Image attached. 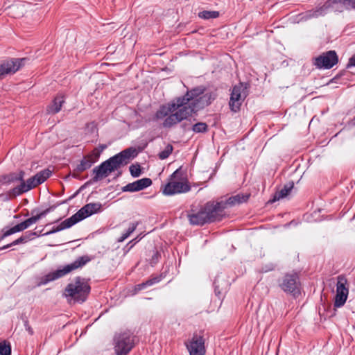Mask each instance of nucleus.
I'll return each instance as SVG.
<instances>
[{
    "instance_id": "4",
    "label": "nucleus",
    "mask_w": 355,
    "mask_h": 355,
    "mask_svg": "<svg viewBox=\"0 0 355 355\" xmlns=\"http://www.w3.org/2000/svg\"><path fill=\"white\" fill-rule=\"evenodd\" d=\"M102 205L101 203H88L80 209L76 214L66 220L62 221L59 225L53 226L50 231L44 234L49 235L58 232L68 229L77 223L85 218L96 214L101 211Z\"/></svg>"
},
{
    "instance_id": "22",
    "label": "nucleus",
    "mask_w": 355,
    "mask_h": 355,
    "mask_svg": "<svg viewBox=\"0 0 355 355\" xmlns=\"http://www.w3.org/2000/svg\"><path fill=\"white\" fill-rule=\"evenodd\" d=\"M216 97V94L211 92L202 94L198 99H196L197 110L199 108H204L205 107L209 105Z\"/></svg>"
},
{
    "instance_id": "16",
    "label": "nucleus",
    "mask_w": 355,
    "mask_h": 355,
    "mask_svg": "<svg viewBox=\"0 0 355 355\" xmlns=\"http://www.w3.org/2000/svg\"><path fill=\"white\" fill-rule=\"evenodd\" d=\"M347 279L343 275H339L337 277L336 294L334 300V306L340 307L345 303L347 295L348 288L346 287Z\"/></svg>"
},
{
    "instance_id": "11",
    "label": "nucleus",
    "mask_w": 355,
    "mask_h": 355,
    "mask_svg": "<svg viewBox=\"0 0 355 355\" xmlns=\"http://www.w3.org/2000/svg\"><path fill=\"white\" fill-rule=\"evenodd\" d=\"M28 61L26 58H9L0 63V80L6 76L12 75L21 69Z\"/></svg>"
},
{
    "instance_id": "37",
    "label": "nucleus",
    "mask_w": 355,
    "mask_h": 355,
    "mask_svg": "<svg viewBox=\"0 0 355 355\" xmlns=\"http://www.w3.org/2000/svg\"><path fill=\"white\" fill-rule=\"evenodd\" d=\"M159 256H160L159 253L157 251H156L155 252V254H153V256L152 257V259L150 260V264L151 265L155 264L158 261Z\"/></svg>"
},
{
    "instance_id": "35",
    "label": "nucleus",
    "mask_w": 355,
    "mask_h": 355,
    "mask_svg": "<svg viewBox=\"0 0 355 355\" xmlns=\"http://www.w3.org/2000/svg\"><path fill=\"white\" fill-rule=\"evenodd\" d=\"M332 1L343 3L347 8H355V0H332Z\"/></svg>"
},
{
    "instance_id": "29",
    "label": "nucleus",
    "mask_w": 355,
    "mask_h": 355,
    "mask_svg": "<svg viewBox=\"0 0 355 355\" xmlns=\"http://www.w3.org/2000/svg\"><path fill=\"white\" fill-rule=\"evenodd\" d=\"M198 15L203 19H211L218 18L220 14L218 11L203 10L198 12Z\"/></svg>"
},
{
    "instance_id": "31",
    "label": "nucleus",
    "mask_w": 355,
    "mask_h": 355,
    "mask_svg": "<svg viewBox=\"0 0 355 355\" xmlns=\"http://www.w3.org/2000/svg\"><path fill=\"white\" fill-rule=\"evenodd\" d=\"M137 225V223H131L127 231L118 239V241L123 242L125 241L136 230Z\"/></svg>"
},
{
    "instance_id": "1",
    "label": "nucleus",
    "mask_w": 355,
    "mask_h": 355,
    "mask_svg": "<svg viewBox=\"0 0 355 355\" xmlns=\"http://www.w3.org/2000/svg\"><path fill=\"white\" fill-rule=\"evenodd\" d=\"M51 174L52 171L49 168H46L37 173L34 176L25 181V172L23 170H19L17 172L0 175V184L8 185L12 183H19V185L10 189L7 193L9 198L12 199L42 184Z\"/></svg>"
},
{
    "instance_id": "27",
    "label": "nucleus",
    "mask_w": 355,
    "mask_h": 355,
    "mask_svg": "<svg viewBox=\"0 0 355 355\" xmlns=\"http://www.w3.org/2000/svg\"><path fill=\"white\" fill-rule=\"evenodd\" d=\"M28 227L25 223V221H23L14 227L7 230L5 231L1 236H0V242L4 239L6 237L13 234L16 232L24 231V230L27 229Z\"/></svg>"
},
{
    "instance_id": "23",
    "label": "nucleus",
    "mask_w": 355,
    "mask_h": 355,
    "mask_svg": "<svg viewBox=\"0 0 355 355\" xmlns=\"http://www.w3.org/2000/svg\"><path fill=\"white\" fill-rule=\"evenodd\" d=\"M250 198V194H243L239 193L236 196L230 197L226 201L224 202L225 203L226 208L227 206H234L235 205H239L243 202H245Z\"/></svg>"
},
{
    "instance_id": "33",
    "label": "nucleus",
    "mask_w": 355,
    "mask_h": 355,
    "mask_svg": "<svg viewBox=\"0 0 355 355\" xmlns=\"http://www.w3.org/2000/svg\"><path fill=\"white\" fill-rule=\"evenodd\" d=\"M130 172L132 177L137 178L141 173V166L139 164H132L130 168Z\"/></svg>"
},
{
    "instance_id": "40",
    "label": "nucleus",
    "mask_w": 355,
    "mask_h": 355,
    "mask_svg": "<svg viewBox=\"0 0 355 355\" xmlns=\"http://www.w3.org/2000/svg\"><path fill=\"white\" fill-rule=\"evenodd\" d=\"M107 148V146L105 144H101L98 146V148L100 149L99 150H97L98 152H102L103 150H104L105 148ZM96 150H98L97 148H96Z\"/></svg>"
},
{
    "instance_id": "17",
    "label": "nucleus",
    "mask_w": 355,
    "mask_h": 355,
    "mask_svg": "<svg viewBox=\"0 0 355 355\" xmlns=\"http://www.w3.org/2000/svg\"><path fill=\"white\" fill-rule=\"evenodd\" d=\"M100 157V152L96 149H94L89 154L84 156L80 164H78L74 169L72 176L77 178L78 175L76 173H82L85 170L89 168L94 163L97 162Z\"/></svg>"
},
{
    "instance_id": "2",
    "label": "nucleus",
    "mask_w": 355,
    "mask_h": 355,
    "mask_svg": "<svg viewBox=\"0 0 355 355\" xmlns=\"http://www.w3.org/2000/svg\"><path fill=\"white\" fill-rule=\"evenodd\" d=\"M184 98H175L168 103L159 106L152 120L159 121L164 119L162 126L164 128H171L189 117V109L182 107Z\"/></svg>"
},
{
    "instance_id": "38",
    "label": "nucleus",
    "mask_w": 355,
    "mask_h": 355,
    "mask_svg": "<svg viewBox=\"0 0 355 355\" xmlns=\"http://www.w3.org/2000/svg\"><path fill=\"white\" fill-rule=\"evenodd\" d=\"M218 279L216 278L214 280V286H215L216 295L219 296L220 295L221 292H220V291H219V286L218 285Z\"/></svg>"
},
{
    "instance_id": "41",
    "label": "nucleus",
    "mask_w": 355,
    "mask_h": 355,
    "mask_svg": "<svg viewBox=\"0 0 355 355\" xmlns=\"http://www.w3.org/2000/svg\"><path fill=\"white\" fill-rule=\"evenodd\" d=\"M189 124H187V123H182V126L184 130H189L190 129Z\"/></svg>"
},
{
    "instance_id": "14",
    "label": "nucleus",
    "mask_w": 355,
    "mask_h": 355,
    "mask_svg": "<svg viewBox=\"0 0 355 355\" xmlns=\"http://www.w3.org/2000/svg\"><path fill=\"white\" fill-rule=\"evenodd\" d=\"M246 87L242 83L233 87L230 95L229 105L231 110L234 112L239 111L241 105L245 98L247 94L245 92Z\"/></svg>"
},
{
    "instance_id": "43",
    "label": "nucleus",
    "mask_w": 355,
    "mask_h": 355,
    "mask_svg": "<svg viewBox=\"0 0 355 355\" xmlns=\"http://www.w3.org/2000/svg\"><path fill=\"white\" fill-rule=\"evenodd\" d=\"M138 241L137 238H135L132 239L130 243H133L134 244L136 243Z\"/></svg>"
},
{
    "instance_id": "7",
    "label": "nucleus",
    "mask_w": 355,
    "mask_h": 355,
    "mask_svg": "<svg viewBox=\"0 0 355 355\" xmlns=\"http://www.w3.org/2000/svg\"><path fill=\"white\" fill-rule=\"evenodd\" d=\"M113 341L115 355H128L139 340L133 334H116Z\"/></svg>"
},
{
    "instance_id": "8",
    "label": "nucleus",
    "mask_w": 355,
    "mask_h": 355,
    "mask_svg": "<svg viewBox=\"0 0 355 355\" xmlns=\"http://www.w3.org/2000/svg\"><path fill=\"white\" fill-rule=\"evenodd\" d=\"M279 288L285 293L297 297L300 294L301 283L296 272L286 273L279 280Z\"/></svg>"
},
{
    "instance_id": "3",
    "label": "nucleus",
    "mask_w": 355,
    "mask_h": 355,
    "mask_svg": "<svg viewBox=\"0 0 355 355\" xmlns=\"http://www.w3.org/2000/svg\"><path fill=\"white\" fill-rule=\"evenodd\" d=\"M132 153V148H127L94 168L92 170L94 176L92 181L94 182H98L107 178L111 173L125 166L131 157Z\"/></svg>"
},
{
    "instance_id": "15",
    "label": "nucleus",
    "mask_w": 355,
    "mask_h": 355,
    "mask_svg": "<svg viewBox=\"0 0 355 355\" xmlns=\"http://www.w3.org/2000/svg\"><path fill=\"white\" fill-rule=\"evenodd\" d=\"M190 355H205V338L199 334H193V337L185 343Z\"/></svg>"
},
{
    "instance_id": "36",
    "label": "nucleus",
    "mask_w": 355,
    "mask_h": 355,
    "mask_svg": "<svg viewBox=\"0 0 355 355\" xmlns=\"http://www.w3.org/2000/svg\"><path fill=\"white\" fill-rule=\"evenodd\" d=\"M26 242L32 240L35 236H37L36 232H26L25 234L23 235Z\"/></svg>"
},
{
    "instance_id": "18",
    "label": "nucleus",
    "mask_w": 355,
    "mask_h": 355,
    "mask_svg": "<svg viewBox=\"0 0 355 355\" xmlns=\"http://www.w3.org/2000/svg\"><path fill=\"white\" fill-rule=\"evenodd\" d=\"M152 183L153 182L150 178H144L126 184L122 188V191L124 192L139 191L150 187Z\"/></svg>"
},
{
    "instance_id": "20",
    "label": "nucleus",
    "mask_w": 355,
    "mask_h": 355,
    "mask_svg": "<svg viewBox=\"0 0 355 355\" xmlns=\"http://www.w3.org/2000/svg\"><path fill=\"white\" fill-rule=\"evenodd\" d=\"M65 103L64 96L58 94L55 96L52 102L46 107V112L48 114H55L58 113Z\"/></svg>"
},
{
    "instance_id": "21",
    "label": "nucleus",
    "mask_w": 355,
    "mask_h": 355,
    "mask_svg": "<svg viewBox=\"0 0 355 355\" xmlns=\"http://www.w3.org/2000/svg\"><path fill=\"white\" fill-rule=\"evenodd\" d=\"M8 15L14 18H20L26 12V4L23 2H16L8 7Z\"/></svg>"
},
{
    "instance_id": "28",
    "label": "nucleus",
    "mask_w": 355,
    "mask_h": 355,
    "mask_svg": "<svg viewBox=\"0 0 355 355\" xmlns=\"http://www.w3.org/2000/svg\"><path fill=\"white\" fill-rule=\"evenodd\" d=\"M12 347L9 341L3 340L0 341V355H11Z\"/></svg>"
},
{
    "instance_id": "9",
    "label": "nucleus",
    "mask_w": 355,
    "mask_h": 355,
    "mask_svg": "<svg viewBox=\"0 0 355 355\" xmlns=\"http://www.w3.org/2000/svg\"><path fill=\"white\" fill-rule=\"evenodd\" d=\"M179 173L180 171L178 169L170 175L168 182L164 185L162 190L164 195L173 196L187 193L191 190V187L187 181L180 182L175 180Z\"/></svg>"
},
{
    "instance_id": "10",
    "label": "nucleus",
    "mask_w": 355,
    "mask_h": 355,
    "mask_svg": "<svg viewBox=\"0 0 355 355\" xmlns=\"http://www.w3.org/2000/svg\"><path fill=\"white\" fill-rule=\"evenodd\" d=\"M338 56L334 50L322 53L312 60L313 65L318 69H330L338 63Z\"/></svg>"
},
{
    "instance_id": "25",
    "label": "nucleus",
    "mask_w": 355,
    "mask_h": 355,
    "mask_svg": "<svg viewBox=\"0 0 355 355\" xmlns=\"http://www.w3.org/2000/svg\"><path fill=\"white\" fill-rule=\"evenodd\" d=\"M55 207L51 206L46 209L42 211L41 212L37 214L35 216H31V218H27L25 220V223L28 227H29L33 224L36 223L40 219L42 218L43 217L46 216L49 212L53 211Z\"/></svg>"
},
{
    "instance_id": "24",
    "label": "nucleus",
    "mask_w": 355,
    "mask_h": 355,
    "mask_svg": "<svg viewBox=\"0 0 355 355\" xmlns=\"http://www.w3.org/2000/svg\"><path fill=\"white\" fill-rule=\"evenodd\" d=\"M293 187L294 184L293 182L286 184L283 188L275 192L272 201L275 202L286 197L290 193Z\"/></svg>"
},
{
    "instance_id": "13",
    "label": "nucleus",
    "mask_w": 355,
    "mask_h": 355,
    "mask_svg": "<svg viewBox=\"0 0 355 355\" xmlns=\"http://www.w3.org/2000/svg\"><path fill=\"white\" fill-rule=\"evenodd\" d=\"M205 89L202 87H196L187 92L184 96L176 98L177 99L184 98L182 107L189 109L187 111L189 116H191L197 110L196 99L205 93Z\"/></svg>"
},
{
    "instance_id": "32",
    "label": "nucleus",
    "mask_w": 355,
    "mask_h": 355,
    "mask_svg": "<svg viewBox=\"0 0 355 355\" xmlns=\"http://www.w3.org/2000/svg\"><path fill=\"white\" fill-rule=\"evenodd\" d=\"M173 150V146L171 144H168L164 150L159 153V158L162 160L168 158L169 155L172 153Z\"/></svg>"
},
{
    "instance_id": "30",
    "label": "nucleus",
    "mask_w": 355,
    "mask_h": 355,
    "mask_svg": "<svg viewBox=\"0 0 355 355\" xmlns=\"http://www.w3.org/2000/svg\"><path fill=\"white\" fill-rule=\"evenodd\" d=\"M191 130L196 133L206 132L208 130V125L206 123L198 122L192 125Z\"/></svg>"
},
{
    "instance_id": "19",
    "label": "nucleus",
    "mask_w": 355,
    "mask_h": 355,
    "mask_svg": "<svg viewBox=\"0 0 355 355\" xmlns=\"http://www.w3.org/2000/svg\"><path fill=\"white\" fill-rule=\"evenodd\" d=\"M188 218L190 224L192 225L202 226L209 223L203 206L197 212L192 209L191 212L188 214Z\"/></svg>"
},
{
    "instance_id": "12",
    "label": "nucleus",
    "mask_w": 355,
    "mask_h": 355,
    "mask_svg": "<svg viewBox=\"0 0 355 355\" xmlns=\"http://www.w3.org/2000/svg\"><path fill=\"white\" fill-rule=\"evenodd\" d=\"M203 207L209 223L221 220L224 216V210L226 209L224 201H209Z\"/></svg>"
},
{
    "instance_id": "42",
    "label": "nucleus",
    "mask_w": 355,
    "mask_h": 355,
    "mask_svg": "<svg viewBox=\"0 0 355 355\" xmlns=\"http://www.w3.org/2000/svg\"><path fill=\"white\" fill-rule=\"evenodd\" d=\"M273 269H274L273 266H271L270 268L266 269L265 272H267V271H269V270H272Z\"/></svg>"
},
{
    "instance_id": "39",
    "label": "nucleus",
    "mask_w": 355,
    "mask_h": 355,
    "mask_svg": "<svg viewBox=\"0 0 355 355\" xmlns=\"http://www.w3.org/2000/svg\"><path fill=\"white\" fill-rule=\"evenodd\" d=\"M355 66V55H352L349 60V63L347 64V67H353Z\"/></svg>"
},
{
    "instance_id": "34",
    "label": "nucleus",
    "mask_w": 355,
    "mask_h": 355,
    "mask_svg": "<svg viewBox=\"0 0 355 355\" xmlns=\"http://www.w3.org/2000/svg\"><path fill=\"white\" fill-rule=\"evenodd\" d=\"M26 243L25 239H24V236L22 235L19 238H18L17 239L15 240L14 241H12V243L8 244V245H6L1 248H0V250H5V249H7L11 246H13V245H18V244H20V243Z\"/></svg>"
},
{
    "instance_id": "6",
    "label": "nucleus",
    "mask_w": 355,
    "mask_h": 355,
    "mask_svg": "<svg viewBox=\"0 0 355 355\" xmlns=\"http://www.w3.org/2000/svg\"><path fill=\"white\" fill-rule=\"evenodd\" d=\"M89 261V259L87 257L83 256L78 257L75 261L73 263L66 265L63 267V268L58 269L55 271L51 272L46 275L43 276L40 279V282L38 284L39 286L40 285H45L48 284L50 282L56 280L59 278H61L66 275L67 274L69 273L72 270H74L76 269H78V268L83 267L84 265H85L88 261Z\"/></svg>"
},
{
    "instance_id": "26",
    "label": "nucleus",
    "mask_w": 355,
    "mask_h": 355,
    "mask_svg": "<svg viewBox=\"0 0 355 355\" xmlns=\"http://www.w3.org/2000/svg\"><path fill=\"white\" fill-rule=\"evenodd\" d=\"M162 280V275L152 277L149 279L146 280L144 282L139 284L136 285L134 288L135 293H138L139 291L146 288L148 286H150L155 284L159 282Z\"/></svg>"
},
{
    "instance_id": "5",
    "label": "nucleus",
    "mask_w": 355,
    "mask_h": 355,
    "mask_svg": "<svg viewBox=\"0 0 355 355\" xmlns=\"http://www.w3.org/2000/svg\"><path fill=\"white\" fill-rule=\"evenodd\" d=\"M89 284L80 277H77L74 283L69 284L64 289V295L74 302H84L90 293Z\"/></svg>"
}]
</instances>
